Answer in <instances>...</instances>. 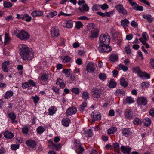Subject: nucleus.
<instances>
[{"label": "nucleus", "mask_w": 154, "mask_h": 154, "mask_svg": "<svg viewBox=\"0 0 154 154\" xmlns=\"http://www.w3.org/2000/svg\"><path fill=\"white\" fill-rule=\"evenodd\" d=\"M19 52L21 57L24 60H31L33 57V52L26 45L20 44L19 45Z\"/></svg>", "instance_id": "1"}, {"label": "nucleus", "mask_w": 154, "mask_h": 154, "mask_svg": "<svg viewBox=\"0 0 154 154\" xmlns=\"http://www.w3.org/2000/svg\"><path fill=\"white\" fill-rule=\"evenodd\" d=\"M99 41L103 44L109 45L110 42V36L108 34H102L100 36Z\"/></svg>", "instance_id": "2"}, {"label": "nucleus", "mask_w": 154, "mask_h": 154, "mask_svg": "<svg viewBox=\"0 0 154 154\" xmlns=\"http://www.w3.org/2000/svg\"><path fill=\"white\" fill-rule=\"evenodd\" d=\"M48 143L49 144L48 146L53 150H55L57 151L60 150L61 148V146L60 143L55 144L53 143L51 139H50L48 140Z\"/></svg>", "instance_id": "3"}, {"label": "nucleus", "mask_w": 154, "mask_h": 154, "mask_svg": "<svg viewBox=\"0 0 154 154\" xmlns=\"http://www.w3.org/2000/svg\"><path fill=\"white\" fill-rule=\"evenodd\" d=\"M98 49L100 52H109L112 50V49L109 45L102 44L100 45L98 47Z\"/></svg>", "instance_id": "4"}, {"label": "nucleus", "mask_w": 154, "mask_h": 154, "mask_svg": "<svg viewBox=\"0 0 154 154\" xmlns=\"http://www.w3.org/2000/svg\"><path fill=\"white\" fill-rule=\"evenodd\" d=\"M17 36L21 40H26L29 38L30 35L26 32L22 30L17 35Z\"/></svg>", "instance_id": "5"}, {"label": "nucleus", "mask_w": 154, "mask_h": 154, "mask_svg": "<svg viewBox=\"0 0 154 154\" xmlns=\"http://www.w3.org/2000/svg\"><path fill=\"white\" fill-rule=\"evenodd\" d=\"M75 149L76 152L78 154H81L84 151V148L81 146V144L79 141H76L75 143Z\"/></svg>", "instance_id": "6"}, {"label": "nucleus", "mask_w": 154, "mask_h": 154, "mask_svg": "<svg viewBox=\"0 0 154 154\" xmlns=\"http://www.w3.org/2000/svg\"><path fill=\"white\" fill-rule=\"evenodd\" d=\"M117 10L120 13L123 15H127L128 12L127 11L124 7L121 4H119L115 7Z\"/></svg>", "instance_id": "7"}, {"label": "nucleus", "mask_w": 154, "mask_h": 154, "mask_svg": "<svg viewBox=\"0 0 154 154\" xmlns=\"http://www.w3.org/2000/svg\"><path fill=\"white\" fill-rule=\"evenodd\" d=\"M51 35L54 37H56L59 36L60 35L59 30L58 27L55 26L51 28Z\"/></svg>", "instance_id": "8"}, {"label": "nucleus", "mask_w": 154, "mask_h": 154, "mask_svg": "<svg viewBox=\"0 0 154 154\" xmlns=\"http://www.w3.org/2000/svg\"><path fill=\"white\" fill-rule=\"evenodd\" d=\"M137 103L138 106H145L147 104V100L145 97H140L137 98Z\"/></svg>", "instance_id": "9"}, {"label": "nucleus", "mask_w": 154, "mask_h": 154, "mask_svg": "<svg viewBox=\"0 0 154 154\" xmlns=\"http://www.w3.org/2000/svg\"><path fill=\"white\" fill-rule=\"evenodd\" d=\"M95 69V66L93 63H89L87 64L86 70L88 72L93 73Z\"/></svg>", "instance_id": "10"}, {"label": "nucleus", "mask_w": 154, "mask_h": 154, "mask_svg": "<svg viewBox=\"0 0 154 154\" xmlns=\"http://www.w3.org/2000/svg\"><path fill=\"white\" fill-rule=\"evenodd\" d=\"M77 112L76 108L75 107H71L68 108L66 111V116L75 114Z\"/></svg>", "instance_id": "11"}, {"label": "nucleus", "mask_w": 154, "mask_h": 154, "mask_svg": "<svg viewBox=\"0 0 154 154\" xmlns=\"http://www.w3.org/2000/svg\"><path fill=\"white\" fill-rule=\"evenodd\" d=\"M8 117L11 120V123L17 124L18 123V121L15 120L16 118V115L13 112L9 113L8 114Z\"/></svg>", "instance_id": "12"}, {"label": "nucleus", "mask_w": 154, "mask_h": 154, "mask_svg": "<svg viewBox=\"0 0 154 154\" xmlns=\"http://www.w3.org/2000/svg\"><path fill=\"white\" fill-rule=\"evenodd\" d=\"M125 117L128 119H131L132 118L133 113L131 109H126L125 112Z\"/></svg>", "instance_id": "13"}, {"label": "nucleus", "mask_w": 154, "mask_h": 154, "mask_svg": "<svg viewBox=\"0 0 154 154\" xmlns=\"http://www.w3.org/2000/svg\"><path fill=\"white\" fill-rule=\"evenodd\" d=\"M48 76L46 74L42 75L39 79V80L42 84L44 85L46 84L48 82Z\"/></svg>", "instance_id": "14"}, {"label": "nucleus", "mask_w": 154, "mask_h": 154, "mask_svg": "<svg viewBox=\"0 0 154 154\" xmlns=\"http://www.w3.org/2000/svg\"><path fill=\"white\" fill-rule=\"evenodd\" d=\"M26 143L28 146L32 148L35 147L36 146V142L31 139L28 140L26 141Z\"/></svg>", "instance_id": "15"}, {"label": "nucleus", "mask_w": 154, "mask_h": 154, "mask_svg": "<svg viewBox=\"0 0 154 154\" xmlns=\"http://www.w3.org/2000/svg\"><path fill=\"white\" fill-rule=\"evenodd\" d=\"M122 133L125 137H128L132 134L131 131L128 128H125L122 130Z\"/></svg>", "instance_id": "16"}, {"label": "nucleus", "mask_w": 154, "mask_h": 154, "mask_svg": "<svg viewBox=\"0 0 154 154\" xmlns=\"http://www.w3.org/2000/svg\"><path fill=\"white\" fill-rule=\"evenodd\" d=\"M9 64V62L8 61H7L3 63L2 64V68L3 70L5 72H7L8 71V67Z\"/></svg>", "instance_id": "17"}, {"label": "nucleus", "mask_w": 154, "mask_h": 154, "mask_svg": "<svg viewBox=\"0 0 154 154\" xmlns=\"http://www.w3.org/2000/svg\"><path fill=\"white\" fill-rule=\"evenodd\" d=\"M138 75L139 77L143 79H149L150 78L149 75L147 73L142 72L141 70L140 73H138Z\"/></svg>", "instance_id": "18"}, {"label": "nucleus", "mask_w": 154, "mask_h": 154, "mask_svg": "<svg viewBox=\"0 0 154 154\" xmlns=\"http://www.w3.org/2000/svg\"><path fill=\"white\" fill-rule=\"evenodd\" d=\"M131 5L133 8L136 11H142L143 10V7L141 6H139L136 3L134 2Z\"/></svg>", "instance_id": "19"}, {"label": "nucleus", "mask_w": 154, "mask_h": 154, "mask_svg": "<svg viewBox=\"0 0 154 154\" xmlns=\"http://www.w3.org/2000/svg\"><path fill=\"white\" fill-rule=\"evenodd\" d=\"M134 101V99L131 97H128L123 99V103L125 104H131Z\"/></svg>", "instance_id": "20"}, {"label": "nucleus", "mask_w": 154, "mask_h": 154, "mask_svg": "<svg viewBox=\"0 0 154 154\" xmlns=\"http://www.w3.org/2000/svg\"><path fill=\"white\" fill-rule=\"evenodd\" d=\"M131 148L128 147H125L121 146V149L122 152L124 153H127L130 154L131 150Z\"/></svg>", "instance_id": "21"}, {"label": "nucleus", "mask_w": 154, "mask_h": 154, "mask_svg": "<svg viewBox=\"0 0 154 154\" xmlns=\"http://www.w3.org/2000/svg\"><path fill=\"white\" fill-rule=\"evenodd\" d=\"M81 12H87L88 11L89 9V7L87 4H85L80 6L78 9Z\"/></svg>", "instance_id": "22"}, {"label": "nucleus", "mask_w": 154, "mask_h": 154, "mask_svg": "<svg viewBox=\"0 0 154 154\" xmlns=\"http://www.w3.org/2000/svg\"><path fill=\"white\" fill-rule=\"evenodd\" d=\"M129 23V21L126 19L122 20L121 21V25L125 29L128 27Z\"/></svg>", "instance_id": "23"}, {"label": "nucleus", "mask_w": 154, "mask_h": 154, "mask_svg": "<svg viewBox=\"0 0 154 154\" xmlns=\"http://www.w3.org/2000/svg\"><path fill=\"white\" fill-rule=\"evenodd\" d=\"M57 110V108L54 106H52L49 108L48 110V114L49 115H53L55 114Z\"/></svg>", "instance_id": "24"}, {"label": "nucleus", "mask_w": 154, "mask_h": 154, "mask_svg": "<svg viewBox=\"0 0 154 154\" xmlns=\"http://www.w3.org/2000/svg\"><path fill=\"white\" fill-rule=\"evenodd\" d=\"M110 60L112 62H114L118 60V55L115 53L112 54L109 57Z\"/></svg>", "instance_id": "25"}, {"label": "nucleus", "mask_w": 154, "mask_h": 154, "mask_svg": "<svg viewBox=\"0 0 154 154\" xmlns=\"http://www.w3.org/2000/svg\"><path fill=\"white\" fill-rule=\"evenodd\" d=\"M73 22L72 20L66 21L63 24L64 27L71 28L73 26Z\"/></svg>", "instance_id": "26"}, {"label": "nucleus", "mask_w": 154, "mask_h": 154, "mask_svg": "<svg viewBox=\"0 0 154 154\" xmlns=\"http://www.w3.org/2000/svg\"><path fill=\"white\" fill-rule=\"evenodd\" d=\"M4 135L6 138L8 139L12 138L14 136L13 133L9 131H5L4 134Z\"/></svg>", "instance_id": "27"}, {"label": "nucleus", "mask_w": 154, "mask_h": 154, "mask_svg": "<svg viewBox=\"0 0 154 154\" xmlns=\"http://www.w3.org/2000/svg\"><path fill=\"white\" fill-rule=\"evenodd\" d=\"M56 84L59 85L60 88H64L65 86V85L63 81L60 78L57 79Z\"/></svg>", "instance_id": "28"}, {"label": "nucleus", "mask_w": 154, "mask_h": 154, "mask_svg": "<svg viewBox=\"0 0 154 154\" xmlns=\"http://www.w3.org/2000/svg\"><path fill=\"white\" fill-rule=\"evenodd\" d=\"M14 94L13 92L11 90L7 91L5 94L4 97L5 99H8L12 97Z\"/></svg>", "instance_id": "29"}, {"label": "nucleus", "mask_w": 154, "mask_h": 154, "mask_svg": "<svg viewBox=\"0 0 154 154\" xmlns=\"http://www.w3.org/2000/svg\"><path fill=\"white\" fill-rule=\"evenodd\" d=\"M23 20H24L27 22H30L32 20V17L27 14H23Z\"/></svg>", "instance_id": "30"}, {"label": "nucleus", "mask_w": 154, "mask_h": 154, "mask_svg": "<svg viewBox=\"0 0 154 154\" xmlns=\"http://www.w3.org/2000/svg\"><path fill=\"white\" fill-rule=\"evenodd\" d=\"M70 122V120L68 118H66L63 119L62 123L63 125L65 126H68Z\"/></svg>", "instance_id": "31"}, {"label": "nucleus", "mask_w": 154, "mask_h": 154, "mask_svg": "<svg viewBox=\"0 0 154 154\" xmlns=\"http://www.w3.org/2000/svg\"><path fill=\"white\" fill-rule=\"evenodd\" d=\"M11 42V39L8 34L6 33L5 34L4 44L8 45Z\"/></svg>", "instance_id": "32"}, {"label": "nucleus", "mask_w": 154, "mask_h": 154, "mask_svg": "<svg viewBox=\"0 0 154 154\" xmlns=\"http://www.w3.org/2000/svg\"><path fill=\"white\" fill-rule=\"evenodd\" d=\"M84 134L86 136L91 137L93 135L92 130L91 129H88L86 130L84 132Z\"/></svg>", "instance_id": "33"}, {"label": "nucleus", "mask_w": 154, "mask_h": 154, "mask_svg": "<svg viewBox=\"0 0 154 154\" xmlns=\"http://www.w3.org/2000/svg\"><path fill=\"white\" fill-rule=\"evenodd\" d=\"M117 131V128L116 127H112L107 130L108 134H113Z\"/></svg>", "instance_id": "34"}, {"label": "nucleus", "mask_w": 154, "mask_h": 154, "mask_svg": "<svg viewBox=\"0 0 154 154\" xmlns=\"http://www.w3.org/2000/svg\"><path fill=\"white\" fill-rule=\"evenodd\" d=\"M143 17L144 19H146L147 21L149 23L153 21V18L150 14L143 15Z\"/></svg>", "instance_id": "35"}, {"label": "nucleus", "mask_w": 154, "mask_h": 154, "mask_svg": "<svg viewBox=\"0 0 154 154\" xmlns=\"http://www.w3.org/2000/svg\"><path fill=\"white\" fill-rule=\"evenodd\" d=\"M82 98L86 101L89 98V94L87 91L83 92L82 96Z\"/></svg>", "instance_id": "36"}, {"label": "nucleus", "mask_w": 154, "mask_h": 154, "mask_svg": "<svg viewBox=\"0 0 154 154\" xmlns=\"http://www.w3.org/2000/svg\"><path fill=\"white\" fill-rule=\"evenodd\" d=\"M151 121L148 118H145L143 120V123L146 126H149L151 124Z\"/></svg>", "instance_id": "37"}, {"label": "nucleus", "mask_w": 154, "mask_h": 154, "mask_svg": "<svg viewBox=\"0 0 154 154\" xmlns=\"http://www.w3.org/2000/svg\"><path fill=\"white\" fill-rule=\"evenodd\" d=\"M118 69L119 70H122L124 71H127L128 69V68L127 66H125L121 64H120L118 66Z\"/></svg>", "instance_id": "38"}, {"label": "nucleus", "mask_w": 154, "mask_h": 154, "mask_svg": "<svg viewBox=\"0 0 154 154\" xmlns=\"http://www.w3.org/2000/svg\"><path fill=\"white\" fill-rule=\"evenodd\" d=\"M120 84L122 86L126 87L128 85L127 82L124 78H121L120 79Z\"/></svg>", "instance_id": "39"}, {"label": "nucleus", "mask_w": 154, "mask_h": 154, "mask_svg": "<svg viewBox=\"0 0 154 154\" xmlns=\"http://www.w3.org/2000/svg\"><path fill=\"white\" fill-rule=\"evenodd\" d=\"M100 79L103 81L105 80L107 78L106 75L104 73H100L98 75Z\"/></svg>", "instance_id": "40"}, {"label": "nucleus", "mask_w": 154, "mask_h": 154, "mask_svg": "<svg viewBox=\"0 0 154 154\" xmlns=\"http://www.w3.org/2000/svg\"><path fill=\"white\" fill-rule=\"evenodd\" d=\"M91 36L90 38H92L91 39L96 38V29H92L91 31Z\"/></svg>", "instance_id": "41"}, {"label": "nucleus", "mask_w": 154, "mask_h": 154, "mask_svg": "<svg viewBox=\"0 0 154 154\" xmlns=\"http://www.w3.org/2000/svg\"><path fill=\"white\" fill-rule=\"evenodd\" d=\"M44 128L41 126H39L36 129V131L38 134H41L42 133L45 131Z\"/></svg>", "instance_id": "42"}, {"label": "nucleus", "mask_w": 154, "mask_h": 154, "mask_svg": "<svg viewBox=\"0 0 154 154\" xmlns=\"http://www.w3.org/2000/svg\"><path fill=\"white\" fill-rule=\"evenodd\" d=\"M3 6L5 8H9L11 7L12 6V4L10 2L4 1L3 2Z\"/></svg>", "instance_id": "43"}, {"label": "nucleus", "mask_w": 154, "mask_h": 154, "mask_svg": "<svg viewBox=\"0 0 154 154\" xmlns=\"http://www.w3.org/2000/svg\"><path fill=\"white\" fill-rule=\"evenodd\" d=\"M22 86L23 89L28 88L29 89H30L32 88L31 86L29 85L28 82H26L24 83H22Z\"/></svg>", "instance_id": "44"}, {"label": "nucleus", "mask_w": 154, "mask_h": 154, "mask_svg": "<svg viewBox=\"0 0 154 154\" xmlns=\"http://www.w3.org/2000/svg\"><path fill=\"white\" fill-rule=\"evenodd\" d=\"M91 118H92L91 121H92V123H94L96 119V112L95 111H94L92 113L91 115Z\"/></svg>", "instance_id": "45"}, {"label": "nucleus", "mask_w": 154, "mask_h": 154, "mask_svg": "<svg viewBox=\"0 0 154 154\" xmlns=\"http://www.w3.org/2000/svg\"><path fill=\"white\" fill-rule=\"evenodd\" d=\"M116 85V82L113 80H111L109 84V86L110 88H114Z\"/></svg>", "instance_id": "46"}, {"label": "nucleus", "mask_w": 154, "mask_h": 154, "mask_svg": "<svg viewBox=\"0 0 154 154\" xmlns=\"http://www.w3.org/2000/svg\"><path fill=\"white\" fill-rule=\"evenodd\" d=\"M57 15V13L56 11L51 12L46 15L48 18H52Z\"/></svg>", "instance_id": "47"}, {"label": "nucleus", "mask_w": 154, "mask_h": 154, "mask_svg": "<svg viewBox=\"0 0 154 154\" xmlns=\"http://www.w3.org/2000/svg\"><path fill=\"white\" fill-rule=\"evenodd\" d=\"M142 121L141 120L138 118H135L133 121V123L134 125H138L141 123Z\"/></svg>", "instance_id": "48"}, {"label": "nucleus", "mask_w": 154, "mask_h": 154, "mask_svg": "<svg viewBox=\"0 0 154 154\" xmlns=\"http://www.w3.org/2000/svg\"><path fill=\"white\" fill-rule=\"evenodd\" d=\"M83 26V25L82 23L80 21H78L76 23L75 26L78 29H79L80 28H82Z\"/></svg>", "instance_id": "49"}, {"label": "nucleus", "mask_w": 154, "mask_h": 154, "mask_svg": "<svg viewBox=\"0 0 154 154\" xmlns=\"http://www.w3.org/2000/svg\"><path fill=\"white\" fill-rule=\"evenodd\" d=\"M141 70L139 67L138 66L134 67L132 69L133 72L136 73H137V75H138V73H140Z\"/></svg>", "instance_id": "50"}, {"label": "nucleus", "mask_w": 154, "mask_h": 154, "mask_svg": "<svg viewBox=\"0 0 154 154\" xmlns=\"http://www.w3.org/2000/svg\"><path fill=\"white\" fill-rule=\"evenodd\" d=\"M31 98L32 99L35 104H36L39 100V97L37 95H35V96H32L31 97Z\"/></svg>", "instance_id": "51"}, {"label": "nucleus", "mask_w": 154, "mask_h": 154, "mask_svg": "<svg viewBox=\"0 0 154 154\" xmlns=\"http://www.w3.org/2000/svg\"><path fill=\"white\" fill-rule=\"evenodd\" d=\"M143 38L145 41H148L149 39V36L147 33L146 32H143L142 35Z\"/></svg>", "instance_id": "52"}, {"label": "nucleus", "mask_w": 154, "mask_h": 154, "mask_svg": "<svg viewBox=\"0 0 154 154\" xmlns=\"http://www.w3.org/2000/svg\"><path fill=\"white\" fill-rule=\"evenodd\" d=\"M71 91L75 94H78L79 92V90L77 88H73L71 89Z\"/></svg>", "instance_id": "53"}, {"label": "nucleus", "mask_w": 154, "mask_h": 154, "mask_svg": "<svg viewBox=\"0 0 154 154\" xmlns=\"http://www.w3.org/2000/svg\"><path fill=\"white\" fill-rule=\"evenodd\" d=\"M19 144H12L11 146V149L13 150H16L19 148Z\"/></svg>", "instance_id": "54"}, {"label": "nucleus", "mask_w": 154, "mask_h": 154, "mask_svg": "<svg viewBox=\"0 0 154 154\" xmlns=\"http://www.w3.org/2000/svg\"><path fill=\"white\" fill-rule=\"evenodd\" d=\"M71 60V58L68 56H65L63 58V60L64 63L69 62Z\"/></svg>", "instance_id": "55"}, {"label": "nucleus", "mask_w": 154, "mask_h": 154, "mask_svg": "<svg viewBox=\"0 0 154 154\" xmlns=\"http://www.w3.org/2000/svg\"><path fill=\"white\" fill-rule=\"evenodd\" d=\"M98 6L101 7L103 10L106 9L108 8V5L106 3L102 5H98Z\"/></svg>", "instance_id": "56"}, {"label": "nucleus", "mask_w": 154, "mask_h": 154, "mask_svg": "<svg viewBox=\"0 0 154 154\" xmlns=\"http://www.w3.org/2000/svg\"><path fill=\"white\" fill-rule=\"evenodd\" d=\"M29 129L27 127H24L22 129V132L25 134L27 135L28 133Z\"/></svg>", "instance_id": "57"}, {"label": "nucleus", "mask_w": 154, "mask_h": 154, "mask_svg": "<svg viewBox=\"0 0 154 154\" xmlns=\"http://www.w3.org/2000/svg\"><path fill=\"white\" fill-rule=\"evenodd\" d=\"M52 89L53 91L54 92H55V93L57 94H60V92L59 91V89L58 88L53 86L52 88Z\"/></svg>", "instance_id": "58"}, {"label": "nucleus", "mask_w": 154, "mask_h": 154, "mask_svg": "<svg viewBox=\"0 0 154 154\" xmlns=\"http://www.w3.org/2000/svg\"><path fill=\"white\" fill-rule=\"evenodd\" d=\"M28 83L29 84V85H30V86H32L33 87H36V85L35 82H34V81L31 80L30 79L28 80Z\"/></svg>", "instance_id": "59"}, {"label": "nucleus", "mask_w": 154, "mask_h": 154, "mask_svg": "<svg viewBox=\"0 0 154 154\" xmlns=\"http://www.w3.org/2000/svg\"><path fill=\"white\" fill-rule=\"evenodd\" d=\"M131 26L134 28H137L138 27L137 23L134 20L132 21L131 22Z\"/></svg>", "instance_id": "60"}, {"label": "nucleus", "mask_w": 154, "mask_h": 154, "mask_svg": "<svg viewBox=\"0 0 154 154\" xmlns=\"http://www.w3.org/2000/svg\"><path fill=\"white\" fill-rule=\"evenodd\" d=\"M60 15H63L64 16H70L72 15V14H70L65 13L62 11H60L58 15L59 16Z\"/></svg>", "instance_id": "61"}, {"label": "nucleus", "mask_w": 154, "mask_h": 154, "mask_svg": "<svg viewBox=\"0 0 154 154\" xmlns=\"http://www.w3.org/2000/svg\"><path fill=\"white\" fill-rule=\"evenodd\" d=\"M141 85L143 88H147L149 86V85L147 82H144L141 83Z\"/></svg>", "instance_id": "62"}, {"label": "nucleus", "mask_w": 154, "mask_h": 154, "mask_svg": "<svg viewBox=\"0 0 154 154\" xmlns=\"http://www.w3.org/2000/svg\"><path fill=\"white\" fill-rule=\"evenodd\" d=\"M114 13L113 11L105 12V16L110 17L113 15Z\"/></svg>", "instance_id": "63"}, {"label": "nucleus", "mask_w": 154, "mask_h": 154, "mask_svg": "<svg viewBox=\"0 0 154 154\" xmlns=\"http://www.w3.org/2000/svg\"><path fill=\"white\" fill-rule=\"evenodd\" d=\"M139 40H140L142 43L145 46V47L147 48H149V45L146 42H144L143 41L142 38H140L139 39Z\"/></svg>", "instance_id": "64"}]
</instances>
